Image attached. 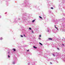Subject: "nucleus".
<instances>
[{
	"label": "nucleus",
	"mask_w": 65,
	"mask_h": 65,
	"mask_svg": "<svg viewBox=\"0 0 65 65\" xmlns=\"http://www.w3.org/2000/svg\"><path fill=\"white\" fill-rule=\"evenodd\" d=\"M48 39H49V40H52V39L51 38H49Z\"/></svg>",
	"instance_id": "nucleus-1"
},
{
	"label": "nucleus",
	"mask_w": 65,
	"mask_h": 65,
	"mask_svg": "<svg viewBox=\"0 0 65 65\" xmlns=\"http://www.w3.org/2000/svg\"><path fill=\"white\" fill-rule=\"evenodd\" d=\"M35 20H32V23H33V22H35Z\"/></svg>",
	"instance_id": "nucleus-2"
},
{
	"label": "nucleus",
	"mask_w": 65,
	"mask_h": 65,
	"mask_svg": "<svg viewBox=\"0 0 65 65\" xmlns=\"http://www.w3.org/2000/svg\"><path fill=\"white\" fill-rule=\"evenodd\" d=\"M34 48H37V47H36L35 46H34Z\"/></svg>",
	"instance_id": "nucleus-3"
},
{
	"label": "nucleus",
	"mask_w": 65,
	"mask_h": 65,
	"mask_svg": "<svg viewBox=\"0 0 65 65\" xmlns=\"http://www.w3.org/2000/svg\"><path fill=\"white\" fill-rule=\"evenodd\" d=\"M13 51H14V52H15V49H13Z\"/></svg>",
	"instance_id": "nucleus-4"
},
{
	"label": "nucleus",
	"mask_w": 65,
	"mask_h": 65,
	"mask_svg": "<svg viewBox=\"0 0 65 65\" xmlns=\"http://www.w3.org/2000/svg\"><path fill=\"white\" fill-rule=\"evenodd\" d=\"M39 44H41V45H42V44L41 43L39 42Z\"/></svg>",
	"instance_id": "nucleus-5"
},
{
	"label": "nucleus",
	"mask_w": 65,
	"mask_h": 65,
	"mask_svg": "<svg viewBox=\"0 0 65 65\" xmlns=\"http://www.w3.org/2000/svg\"><path fill=\"white\" fill-rule=\"evenodd\" d=\"M55 28H56V29H57V30H58V28H57V27H56V25H55Z\"/></svg>",
	"instance_id": "nucleus-6"
},
{
	"label": "nucleus",
	"mask_w": 65,
	"mask_h": 65,
	"mask_svg": "<svg viewBox=\"0 0 65 65\" xmlns=\"http://www.w3.org/2000/svg\"><path fill=\"white\" fill-rule=\"evenodd\" d=\"M29 30H31V28L30 27H29Z\"/></svg>",
	"instance_id": "nucleus-7"
},
{
	"label": "nucleus",
	"mask_w": 65,
	"mask_h": 65,
	"mask_svg": "<svg viewBox=\"0 0 65 65\" xmlns=\"http://www.w3.org/2000/svg\"><path fill=\"white\" fill-rule=\"evenodd\" d=\"M12 64H15V62H13L12 63Z\"/></svg>",
	"instance_id": "nucleus-8"
},
{
	"label": "nucleus",
	"mask_w": 65,
	"mask_h": 65,
	"mask_svg": "<svg viewBox=\"0 0 65 65\" xmlns=\"http://www.w3.org/2000/svg\"><path fill=\"white\" fill-rule=\"evenodd\" d=\"M31 31L32 33H34V32H33V30H31Z\"/></svg>",
	"instance_id": "nucleus-9"
},
{
	"label": "nucleus",
	"mask_w": 65,
	"mask_h": 65,
	"mask_svg": "<svg viewBox=\"0 0 65 65\" xmlns=\"http://www.w3.org/2000/svg\"><path fill=\"white\" fill-rule=\"evenodd\" d=\"M38 39H39V40H41V38H39Z\"/></svg>",
	"instance_id": "nucleus-10"
},
{
	"label": "nucleus",
	"mask_w": 65,
	"mask_h": 65,
	"mask_svg": "<svg viewBox=\"0 0 65 65\" xmlns=\"http://www.w3.org/2000/svg\"><path fill=\"white\" fill-rule=\"evenodd\" d=\"M39 17V18H40V19H42V17Z\"/></svg>",
	"instance_id": "nucleus-11"
},
{
	"label": "nucleus",
	"mask_w": 65,
	"mask_h": 65,
	"mask_svg": "<svg viewBox=\"0 0 65 65\" xmlns=\"http://www.w3.org/2000/svg\"><path fill=\"white\" fill-rule=\"evenodd\" d=\"M23 36H24V37H26V36H25V35H23Z\"/></svg>",
	"instance_id": "nucleus-12"
},
{
	"label": "nucleus",
	"mask_w": 65,
	"mask_h": 65,
	"mask_svg": "<svg viewBox=\"0 0 65 65\" xmlns=\"http://www.w3.org/2000/svg\"><path fill=\"white\" fill-rule=\"evenodd\" d=\"M3 39L2 38H0V39L1 40H2V39Z\"/></svg>",
	"instance_id": "nucleus-13"
},
{
	"label": "nucleus",
	"mask_w": 65,
	"mask_h": 65,
	"mask_svg": "<svg viewBox=\"0 0 65 65\" xmlns=\"http://www.w3.org/2000/svg\"><path fill=\"white\" fill-rule=\"evenodd\" d=\"M53 56H55V54H53Z\"/></svg>",
	"instance_id": "nucleus-14"
},
{
	"label": "nucleus",
	"mask_w": 65,
	"mask_h": 65,
	"mask_svg": "<svg viewBox=\"0 0 65 65\" xmlns=\"http://www.w3.org/2000/svg\"><path fill=\"white\" fill-rule=\"evenodd\" d=\"M51 9H54V8L53 7H51Z\"/></svg>",
	"instance_id": "nucleus-15"
},
{
	"label": "nucleus",
	"mask_w": 65,
	"mask_h": 65,
	"mask_svg": "<svg viewBox=\"0 0 65 65\" xmlns=\"http://www.w3.org/2000/svg\"><path fill=\"white\" fill-rule=\"evenodd\" d=\"M21 37H23V36L22 35H21Z\"/></svg>",
	"instance_id": "nucleus-16"
},
{
	"label": "nucleus",
	"mask_w": 65,
	"mask_h": 65,
	"mask_svg": "<svg viewBox=\"0 0 65 65\" xmlns=\"http://www.w3.org/2000/svg\"><path fill=\"white\" fill-rule=\"evenodd\" d=\"M8 58L10 57V56H9V55H8Z\"/></svg>",
	"instance_id": "nucleus-17"
},
{
	"label": "nucleus",
	"mask_w": 65,
	"mask_h": 65,
	"mask_svg": "<svg viewBox=\"0 0 65 65\" xmlns=\"http://www.w3.org/2000/svg\"><path fill=\"white\" fill-rule=\"evenodd\" d=\"M57 49L58 50H59V48H57Z\"/></svg>",
	"instance_id": "nucleus-18"
},
{
	"label": "nucleus",
	"mask_w": 65,
	"mask_h": 65,
	"mask_svg": "<svg viewBox=\"0 0 65 65\" xmlns=\"http://www.w3.org/2000/svg\"><path fill=\"white\" fill-rule=\"evenodd\" d=\"M39 37H41V35H40Z\"/></svg>",
	"instance_id": "nucleus-19"
},
{
	"label": "nucleus",
	"mask_w": 65,
	"mask_h": 65,
	"mask_svg": "<svg viewBox=\"0 0 65 65\" xmlns=\"http://www.w3.org/2000/svg\"><path fill=\"white\" fill-rule=\"evenodd\" d=\"M27 52H29V50H27Z\"/></svg>",
	"instance_id": "nucleus-20"
},
{
	"label": "nucleus",
	"mask_w": 65,
	"mask_h": 65,
	"mask_svg": "<svg viewBox=\"0 0 65 65\" xmlns=\"http://www.w3.org/2000/svg\"><path fill=\"white\" fill-rule=\"evenodd\" d=\"M1 16H0V18H1Z\"/></svg>",
	"instance_id": "nucleus-21"
},
{
	"label": "nucleus",
	"mask_w": 65,
	"mask_h": 65,
	"mask_svg": "<svg viewBox=\"0 0 65 65\" xmlns=\"http://www.w3.org/2000/svg\"><path fill=\"white\" fill-rule=\"evenodd\" d=\"M62 45H64V44H62Z\"/></svg>",
	"instance_id": "nucleus-22"
}]
</instances>
